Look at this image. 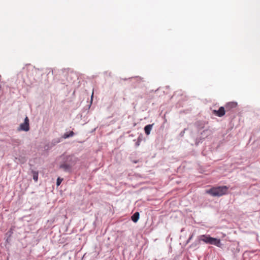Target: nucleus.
Instances as JSON below:
<instances>
[{
  "mask_svg": "<svg viewBox=\"0 0 260 260\" xmlns=\"http://www.w3.org/2000/svg\"><path fill=\"white\" fill-rule=\"evenodd\" d=\"M69 162H64L60 166V168L63 169L66 172H71L73 167L75 164V160L73 159L72 157H70L69 159Z\"/></svg>",
  "mask_w": 260,
  "mask_h": 260,
  "instance_id": "obj_3",
  "label": "nucleus"
},
{
  "mask_svg": "<svg viewBox=\"0 0 260 260\" xmlns=\"http://www.w3.org/2000/svg\"><path fill=\"white\" fill-rule=\"evenodd\" d=\"M154 124H148L145 126L144 131L147 135H149L150 134V132L152 129V126Z\"/></svg>",
  "mask_w": 260,
  "mask_h": 260,
  "instance_id": "obj_7",
  "label": "nucleus"
},
{
  "mask_svg": "<svg viewBox=\"0 0 260 260\" xmlns=\"http://www.w3.org/2000/svg\"><path fill=\"white\" fill-rule=\"evenodd\" d=\"M225 111L224 107H220L218 110H213V113L216 116L221 117L224 115Z\"/></svg>",
  "mask_w": 260,
  "mask_h": 260,
  "instance_id": "obj_6",
  "label": "nucleus"
},
{
  "mask_svg": "<svg viewBox=\"0 0 260 260\" xmlns=\"http://www.w3.org/2000/svg\"><path fill=\"white\" fill-rule=\"evenodd\" d=\"M18 130L25 132L29 130V119L27 116L25 118L24 122L20 125Z\"/></svg>",
  "mask_w": 260,
  "mask_h": 260,
  "instance_id": "obj_4",
  "label": "nucleus"
},
{
  "mask_svg": "<svg viewBox=\"0 0 260 260\" xmlns=\"http://www.w3.org/2000/svg\"><path fill=\"white\" fill-rule=\"evenodd\" d=\"M237 106V103L234 102H231L226 103L224 108L226 112H231L234 111Z\"/></svg>",
  "mask_w": 260,
  "mask_h": 260,
  "instance_id": "obj_5",
  "label": "nucleus"
},
{
  "mask_svg": "<svg viewBox=\"0 0 260 260\" xmlns=\"http://www.w3.org/2000/svg\"><path fill=\"white\" fill-rule=\"evenodd\" d=\"M199 240L203 241L206 244L215 245L218 247H221L222 244L219 239L213 238L209 235H203L199 237Z\"/></svg>",
  "mask_w": 260,
  "mask_h": 260,
  "instance_id": "obj_2",
  "label": "nucleus"
},
{
  "mask_svg": "<svg viewBox=\"0 0 260 260\" xmlns=\"http://www.w3.org/2000/svg\"><path fill=\"white\" fill-rule=\"evenodd\" d=\"M33 179L35 182H37L38 180V172L36 171H32Z\"/></svg>",
  "mask_w": 260,
  "mask_h": 260,
  "instance_id": "obj_10",
  "label": "nucleus"
},
{
  "mask_svg": "<svg viewBox=\"0 0 260 260\" xmlns=\"http://www.w3.org/2000/svg\"><path fill=\"white\" fill-rule=\"evenodd\" d=\"M228 190V187L226 186L214 187L207 190L206 192L213 197H220L225 194Z\"/></svg>",
  "mask_w": 260,
  "mask_h": 260,
  "instance_id": "obj_1",
  "label": "nucleus"
},
{
  "mask_svg": "<svg viewBox=\"0 0 260 260\" xmlns=\"http://www.w3.org/2000/svg\"><path fill=\"white\" fill-rule=\"evenodd\" d=\"M74 135V132L73 131H71V132H70L69 133H64L63 136V138L64 139H67V138H69L70 137L73 136Z\"/></svg>",
  "mask_w": 260,
  "mask_h": 260,
  "instance_id": "obj_9",
  "label": "nucleus"
},
{
  "mask_svg": "<svg viewBox=\"0 0 260 260\" xmlns=\"http://www.w3.org/2000/svg\"><path fill=\"white\" fill-rule=\"evenodd\" d=\"M183 229H182L181 230V232H183Z\"/></svg>",
  "mask_w": 260,
  "mask_h": 260,
  "instance_id": "obj_15",
  "label": "nucleus"
},
{
  "mask_svg": "<svg viewBox=\"0 0 260 260\" xmlns=\"http://www.w3.org/2000/svg\"><path fill=\"white\" fill-rule=\"evenodd\" d=\"M140 217L139 212H135L131 217V219L134 222H137Z\"/></svg>",
  "mask_w": 260,
  "mask_h": 260,
  "instance_id": "obj_8",
  "label": "nucleus"
},
{
  "mask_svg": "<svg viewBox=\"0 0 260 260\" xmlns=\"http://www.w3.org/2000/svg\"><path fill=\"white\" fill-rule=\"evenodd\" d=\"M193 237V235L192 234L190 236V237H189V238L188 239V240H187L186 241V243H188L189 242V241L191 240V239H192Z\"/></svg>",
  "mask_w": 260,
  "mask_h": 260,
  "instance_id": "obj_12",
  "label": "nucleus"
},
{
  "mask_svg": "<svg viewBox=\"0 0 260 260\" xmlns=\"http://www.w3.org/2000/svg\"><path fill=\"white\" fill-rule=\"evenodd\" d=\"M62 178H60V177H58L57 179V182H56V185L57 186H59L60 183H61L62 181Z\"/></svg>",
  "mask_w": 260,
  "mask_h": 260,
  "instance_id": "obj_11",
  "label": "nucleus"
},
{
  "mask_svg": "<svg viewBox=\"0 0 260 260\" xmlns=\"http://www.w3.org/2000/svg\"><path fill=\"white\" fill-rule=\"evenodd\" d=\"M1 77V76L0 75V78Z\"/></svg>",
  "mask_w": 260,
  "mask_h": 260,
  "instance_id": "obj_16",
  "label": "nucleus"
},
{
  "mask_svg": "<svg viewBox=\"0 0 260 260\" xmlns=\"http://www.w3.org/2000/svg\"><path fill=\"white\" fill-rule=\"evenodd\" d=\"M137 146H139V143H137Z\"/></svg>",
  "mask_w": 260,
  "mask_h": 260,
  "instance_id": "obj_14",
  "label": "nucleus"
},
{
  "mask_svg": "<svg viewBox=\"0 0 260 260\" xmlns=\"http://www.w3.org/2000/svg\"><path fill=\"white\" fill-rule=\"evenodd\" d=\"M13 229L11 228L9 231L8 232V233H10V236L13 234Z\"/></svg>",
  "mask_w": 260,
  "mask_h": 260,
  "instance_id": "obj_13",
  "label": "nucleus"
}]
</instances>
